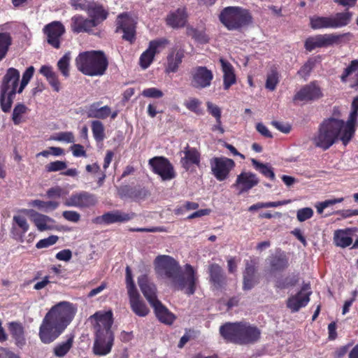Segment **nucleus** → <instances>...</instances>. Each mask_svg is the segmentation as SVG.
<instances>
[{"label":"nucleus","mask_w":358,"mask_h":358,"mask_svg":"<svg viewBox=\"0 0 358 358\" xmlns=\"http://www.w3.org/2000/svg\"><path fill=\"white\" fill-rule=\"evenodd\" d=\"M58 236L55 235L50 236L48 238L40 240L36 245L38 249L48 248L57 243L58 241Z\"/></svg>","instance_id":"obj_57"},{"label":"nucleus","mask_w":358,"mask_h":358,"mask_svg":"<svg viewBox=\"0 0 358 358\" xmlns=\"http://www.w3.org/2000/svg\"><path fill=\"white\" fill-rule=\"evenodd\" d=\"M259 180L257 175L249 171H243L237 176L234 186L238 190V194L248 192L257 186Z\"/></svg>","instance_id":"obj_20"},{"label":"nucleus","mask_w":358,"mask_h":358,"mask_svg":"<svg viewBox=\"0 0 358 358\" xmlns=\"http://www.w3.org/2000/svg\"><path fill=\"white\" fill-rule=\"evenodd\" d=\"M183 57L184 50L182 48H173L167 56L166 71L167 73L176 72Z\"/></svg>","instance_id":"obj_28"},{"label":"nucleus","mask_w":358,"mask_h":358,"mask_svg":"<svg viewBox=\"0 0 358 358\" xmlns=\"http://www.w3.org/2000/svg\"><path fill=\"white\" fill-rule=\"evenodd\" d=\"M310 289L308 285H304L296 294L288 298L287 306L292 312H297L300 308L305 307L308 304L310 301V295L311 294Z\"/></svg>","instance_id":"obj_19"},{"label":"nucleus","mask_w":358,"mask_h":358,"mask_svg":"<svg viewBox=\"0 0 358 358\" xmlns=\"http://www.w3.org/2000/svg\"><path fill=\"white\" fill-rule=\"evenodd\" d=\"M169 43L166 38H159L150 42L148 49L144 51L139 59L141 66L143 69H146L153 62L156 54L162 52Z\"/></svg>","instance_id":"obj_16"},{"label":"nucleus","mask_w":358,"mask_h":358,"mask_svg":"<svg viewBox=\"0 0 358 358\" xmlns=\"http://www.w3.org/2000/svg\"><path fill=\"white\" fill-rule=\"evenodd\" d=\"M278 82V73L275 70H272L267 75L266 88L270 91H273L275 89Z\"/></svg>","instance_id":"obj_52"},{"label":"nucleus","mask_w":358,"mask_h":358,"mask_svg":"<svg viewBox=\"0 0 358 358\" xmlns=\"http://www.w3.org/2000/svg\"><path fill=\"white\" fill-rule=\"evenodd\" d=\"M29 111V108L23 103H17L15 106L13 114L12 121L15 125H19L26 121L25 115Z\"/></svg>","instance_id":"obj_42"},{"label":"nucleus","mask_w":358,"mask_h":358,"mask_svg":"<svg viewBox=\"0 0 358 358\" xmlns=\"http://www.w3.org/2000/svg\"><path fill=\"white\" fill-rule=\"evenodd\" d=\"M98 202L96 196L88 192L80 191L72 194L64 201L68 207L78 208H88L94 206Z\"/></svg>","instance_id":"obj_13"},{"label":"nucleus","mask_w":358,"mask_h":358,"mask_svg":"<svg viewBox=\"0 0 358 358\" xmlns=\"http://www.w3.org/2000/svg\"><path fill=\"white\" fill-rule=\"evenodd\" d=\"M10 43L11 39L8 34H0V60L5 57Z\"/></svg>","instance_id":"obj_50"},{"label":"nucleus","mask_w":358,"mask_h":358,"mask_svg":"<svg viewBox=\"0 0 358 358\" xmlns=\"http://www.w3.org/2000/svg\"><path fill=\"white\" fill-rule=\"evenodd\" d=\"M313 213V210L311 208H303L297 210L296 217L299 222H304L311 218Z\"/></svg>","instance_id":"obj_56"},{"label":"nucleus","mask_w":358,"mask_h":358,"mask_svg":"<svg viewBox=\"0 0 358 358\" xmlns=\"http://www.w3.org/2000/svg\"><path fill=\"white\" fill-rule=\"evenodd\" d=\"M255 273V268L254 266L247 263L245 271L243 273V288L245 289H250L257 282Z\"/></svg>","instance_id":"obj_43"},{"label":"nucleus","mask_w":358,"mask_h":358,"mask_svg":"<svg viewBox=\"0 0 358 358\" xmlns=\"http://www.w3.org/2000/svg\"><path fill=\"white\" fill-rule=\"evenodd\" d=\"M209 273L210 280L215 286L220 287L224 282L225 278L222 268L218 264H211L209 267Z\"/></svg>","instance_id":"obj_44"},{"label":"nucleus","mask_w":358,"mask_h":358,"mask_svg":"<svg viewBox=\"0 0 358 358\" xmlns=\"http://www.w3.org/2000/svg\"><path fill=\"white\" fill-rule=\"evenodd\" d=\"M94 27H95L90 19L80 15H76L71 17V28L74 33L89 32Z\"/></svg>","instance_id":"obj_31"},{"label":"nucleus","mask_w":358,"mask_h":358,"mask_svg":"<svg viewBox=\"0 0 358 358\" xmlns=\"http://www.w3.org/2000/svg\"><path fill=\"white\" fill-rule=\"evenodd\" d=\"M251 161L257 171L260 172L265 177L268 178L272 180H275V173L269 164L261 163L255 159H252Z\"/></svg>","instance_id":"obj_45"},{"label":"nucleus","mask_w":358,"mask_h":358,"mask_svg":"<svg viewBox=\"0 0 358 358\" xmlns=\"http://www.w3.org/2000/svg\"><path fill=\"white\" fill-rule=\"evenodd\" d=\"M94 0H70L71 6L76 10L87 12Z\"/></svg>","instance_id":"obj_51"},{"label":"nucleus","mask_w":358,"mask_h":358,"mask_svg":"<svg viewBox=\"0 0 358 358\" xmlns=\"http://www.w3.org/2000/svg\"><path fill=\"white\" fill-rule=\"evenodd\" d=\"M29 229V224L24 215L20 214L13 215L10 233L14 239L23 242L24 236Z\"/></svg>","instance_id":"obj_22"},{"label":"nucleus","mask_w":358,"mask_h":358,"mask_svg":"<svg viewBox=\"0 0 358 358\" xmlns=\"http://www.w3.org/2000/svg\"><path fill=\"white\" fill-rule=\"evenodd\" d=\"M187 13L185 8H178L171 12L166 17V23L172 28H180L185 25L187 22Z\"/></svg>","instance_id":"obj_33"},{"label":"nucleus","mask_w":358,"mask_h":358,"mask_svg":"<svg viewBox=\"0 0 358 358\" xmlns=\"http://www.w3.org/2000/svg\"><path fill=\"white\" fill-rule=\"evenodd\" d=\"M185 106L196 115H203V110L201 108V101L196 98H190L184 103Z\"/></svg>","instance_id":"obj_49"},{"label":"nucleus","mask_w":358,"mask_h":358,"mask_svg":"<svg viewBox=\"0 0 358 358\" xmlns=\"http://www.w3.org/2000/svg\"><path fill=\"white\" fill-rule=\"evenodd\" d=\"M70 61L71 53L66 52L57 62L58 69L66 78L69 76Z\"/></svg>","instance_id":"obj_48"},{"label":"nucleus","mask_w":358,"mask_h":358,"mask_svg":"<svg viewBox=\"0 0 358 358\" xmlns=\"http://www.w3.org/2000/svg\"><path fill=\"white\" fill-rule=\"evenodd\" d=\"M322 96L321 90L315 83H310L303 87L294 96V101H309Z\"/></svg>","instance_id":"obj_24"},{"label":"nucleus","mask_w":358,"mask_h":358,"mask_svg":"<svg viewBox=\"0 0 358 358\" xmlns=\"http://www.w3.org/2000/svg\"><path fill=\"white\" fill-rule=\"evenodd\" d=\"M59 203L55 201H45L40 199H33L27 202V206L30 208H36L38 210L48 213L58 208Z\"/></svg>","instance_id":"obj_37"},{"label":"nucleus","mask_w":358,"mask_h":358,"mask_svg":"<svg viewBox=\"0 0 358 358\" xmlns=\"http://www.w3.org/2000/svg\"><path fill=\"white\" fill-rule=\"evenodd\" d=\"M90 320L94 321L96 333L112 331L113 313L111 310L98 311L90 317Z\"/></svg>","instance_id":"obj_21"},{"label":"nucleus","mask_w":358,"mask_h":358,"mask_svg":"<svg viewBox=\"0 0 358 358\" xmlns=\"http://www.w3.org/2000/svg\"><path fill=\"white\" fill-rule=\"evenodd\" d=\"M126 284L128 294L138 291L133 280L132 273L129 266H127L126 268Z\"/></svg>","instance_id":"obj_59"},{"label":"nucleus","mask_w":358,"mask_h":358,"mask_svg":"<svg viewBox=\"0 0 358 358\" xmlns=\"http://www.w3.org/2000/svg\"><path fill=\"white\" fill-rule=\"evenodd\" d=\"M114 343L113 331H99L96 333V338L93 344V352L97 356H106L112 350Z\"/></svg>","instance_id":"obj_14"},{"label":"nucleus","mask_w":358,"mask_h":358,"mask_svg":"<svg viewBox=\"0 0 358 358\" xmlns=\"http://www.w3.org/2000/svg\"><path fill=\"white\" fill-rule=\"evenodd\" d=\"M213 79V72L205 66H198L192 73V85L197 89H203L210 85Z\"/></svg>","instance_id":"obj_18"},{"label":"nucleus","mask_w":358,"mask_h":358,"mask_svg":"<svg viewBox=\"0 0 358 358\" xmlns=\"http://www.w3.org/2000/svg\"><path fill=\"white\" fill-rule=\"evenodd\" d=\"M349 77L354 80L355 86L358 88V60L352 61L350 64L344 70L341 79L345 83Z\"/></svg>","instance_id":"obj_41"},{"label":"nucleus","mask_w":358,"mask_h":358,"mask_svg":"<svg viewBox=\"0 0 358 358\" xmlns=\"http://www.w3.org/2000/svg\"><path fill=\"white\" fill-rule=\"evenodd\" d=\"M351 16L350 12L338 13L329 17L313 16L310 19V24L313 29H336L349 24Z\"/></svg>","instance_id":"obj_8"},{"label":"nucleus","mask_w":358,"mask_h":358,"mask_svg":"<svg viewBox=\"0 0 358 358\" xmlns=\"http://www.w3.org/2000/svg\"><path fill=\"white\" fill-rule=\"evenodd\" d=\"M19 82L20 72L14 68L8 69L1 87L0 103L1 109L5 113L10 110L15 96L17 93Z\"/></svg>","instance_id":"obj_7"},{"label":"nucleus","mask_w":358,"mask_h":358,"mask_svg":"<svg viewBox=\"0 0 358 358\" xmlns=\"http://www.w3.org/2000/svg\"><path fill=\"white\" fill-rule=\"evenodd\" d=\"M43 33L48 43L55 48L60 47L62 36L65 33V27L59 21H53L43 27Z\"/></svg>","instance_id":"obj_17"},{"label":"nucleus","mask_w":358,"mask_h":358,"mask_svg":"<svg viewBox=\"0 0 358 358\" xmlns=\"http://www.w3.org/2000/svg\"><path fill=\"white\" fill-rule=\"evenodd\" d=\"M180 164L187 171L192 166H199L201 162V154L194 148L187 145L180 152Z\"/></svg>","instance_id":"obj_23"},{"label":"nucleus","mask_w":358,"mask_h":358,"mask_svg":"<svg viewBox=\"0 0 358 358\" xmlns=\"http://www.w3.org/2000/svg\"><path fill=\"white\" fill-rule=\"evenodd\" d=\"M104 127L101 122L94 120L92 122V131L96 141H102L105 138Z\"/></svg>","instance_id":"obj_47"},{"label":"nucleus","mask_w":358,"mask_h":358,"mask_svg":"<svg viewBox=\"0 0 358 358\" xmlns=\"http://www.w3.org/2000/svg\"><path fill=\"white\" fill-rule=\"evenodd\" d=\"M315 65V61L313 59H308L298 71L297 74L303 79L306 80L309 76L313 66Z\"/></svg>","instance_id":"obj_54"},{"label":"nucleus","mask_w":358,"mask_h":358,"mask_svg":"<svg viewBox=\"0 0 358 358\" xmlns=\"http://www.w3.org/2000/svg\"><path fill=\"white\" fill-rule=\"evenodd\" d=\"M350 36L349 33L337 34H319L306 39L305 42V48L308 51L317 48H324L339 44L343 38Z\"/></svg>","instance_id":"obj_9"},{"label":"nucleus","mask_w":358,"mask_h":358,"mask_svg":"<svg viewBox=\"0 0 358 358\" xmlns=\"http://www.w3.org/2000/svg\"><path fill=\"white\" fill-rule=\"evenodd\" d=\"M153 308L157 318L165 324L171 325L175 321L176 317L160 301L151 305Z\"/></svg>","instance_id":"obj_29"},{"label":"nucleus","mask_w":358,"mask_h":358,"mask_svg":"<svg viewBox=\"0 0 358 358\" xmlns=\"http://www.w3.org/2000/svg\"><path fill=\"white\" fill-rule=\"evenodd\" d=\"M73 344V336L69 335L66 341L56 344L53 348V353L57 357L65 356L71 350Z\"/></svg>","instance_id":"obj_38"},{"label":"nucleus","mask_w":358,"mask_h":358,"mask_svg":"<svg viewBox=\"0 0 358 358\" xmlns=\"http://www.w3.org/2000/svg\"><path fill=\"white\" fill-rule=\"evenodd\" d=\"M220 332L226 341L238 344L253 343L260 336L259 330L246 322L227 323L220 327Z\"/></svg>","instance_id":"obj_4"},{"label":"nucleus","mask_w":358,"mask_h":358,"mask_svg":"<svg viewBox=\"0 0 358 358\" xmlns=\"http://www.w3.org/2000/svg\"><path fill=\"white\" fill-rule=\"evenodd\" d=\"M132 311L139 317H145L150 312L145 303L141 299L138 291L128 294Z\"/></svg>","instance_id":"obj_30"},{"label":"nucleus","mask_w":358,"mask_h":358,"mask_svg":"<svg viewBox=\"0 0 358 358\" xmlns=\"http://www.w3.org/2000/svg\"><path fill=\"white\" fill-rule=\"evenodd\" d=\"M34 73V66H31L27 69V70L24 72L22 75V78L21 80L20 86L18 87L17 93L20 94L22 92L24 87L27 85L29 80L32 78Z\"/></svg>","instance_id":"obj_53"},{"label":"nucleus","mask_w":358,"mask_h":358,"mask_svg":"<svg viewBox=\"0 0 358 358\" xmlns=\"http://www.w3.org/2000/svg\"><path fill=\"white\" fill-rule=\"evenodd\" d=\"M346 124L344 121L336 118L324 120L319 126L317 131L311 138L313 145L323 150H328L338 140L346 145L353 137L355 133L347 134Z\"/></svg>","instance_id":"obj_3"},{"label":"nucleus","mask_w":358,"mask_h":358,"mask_svg":"<svg viewBox=\"0 0 358 358\" xmlns=\"http://www.w3.org/2000/svg\"><path fill=\"white\" fill-rule=\"evenodd\" d=\"M287 266V261L283 258H277L271 264L272 269L274 271L284 269Z\"/></svg>","instance_id":"obj_64"},{"label":"nucleus","mask_w":358,"mask_h":358,"mask_svg":"<svg viewBox=\"0 0 358 358\" xmlns=\"http://www.w3.org/2000/svg\"><path fill=\"white\" fill-rule=\"evenodd\" d=\"M138 284L150 306L159 301L156 294V287L146 275H141L138 278Z\"/></svg>","instance_id":"obj_25"},{"label":"nucleus","mask_w":358,"mask_h":358,"mask_svg":"<svg viewBox=\"0 0 358 358\" xmlns=\"http://www.w3.org/2000/svg\"><path fill=\"white\" fill-rule=\"evenodd\" d=\"M358 96L355 97L352 103V110L350 113L348 120L346 122L347 134H352L355 132V124L357 122V117L358 115Z\"/></svg>","instance_id":"obj_40"},{"label":"nucleus","mask_w":358,"mask_h":358,"mask_svg":"<svg viewBox=\"0 0 358 358\" xmlns=\"http://www.w3.org/2000/svg\"><path fill=\"white\" fill-rule=\"evenodd\" d=\"M39 73L45 78L53 91L59 92L61 90L62 85L59 82L58 75L51 66L43 65L39 70Z\"/></svg>","instance_id":"obj_32"},{"label":"nucleus","mask_w":358,"mask_h":358,"mask_svg":"<svg viewBox=\"0 0 358 358\" xmlns=\"http://www.w3.org/2000/svg\"><path fill=\"white\" fill-rule=\"evenodd\" d=\"M9 330L17 346L22 347L25 344L24 328L22 324L17 322L9 324Z\"/></svg>","instance_id":"obj_39"},{"label":"nucleus","mask_w":358,"mask_h":358,"mask_svg":"<svg viewBox=\"0 0 358 358\" xmlns=\"http://www.w3.org/2000/svg\"><path fill=\"white\" fill-rule=\"evenodd\" d=\"M136 17L124 13L117 16V31L123 33L122 38L132 43L136 39Z\"/></svg>","instance_id":"obj_10"},{"label":"nucleus","mask_w":358,"mask_h":358,"mask_svg":"<svg viewBox=\"0 0 358 358\" xmlns=\"http://www.w3.org/2000/svg\"><path fill=\"white\" fill-rule=\"evenodd\" d=\"M134 217V213H127L120 210H114L96 217V221L98 223L110 224L115 222H125L131 220Z\"/></svg>","instance_id":"obj_26"},{"label":"nucleus","mask_w":358,"mask_h":358,"mask_svg":"<svg viewBox=\"0 0 358 358\" xmlns=\"http://www.w3.org/2000/svg\"><path fill=\"white\" fill-rule=\"evenodd\" d=\"M156 273L161 278L169 280V285L185 294L194 293L197 282L196 272L190 264H186L181 270L179 263L169 255H159L154 262Z\"/></svg>","instance_id":"obj_1"},{"label":"nucleus","mask_w":358,"mask_h":358,"mask_svg":"<svg viewBox=\"0 0 358 358\" xmlns=\"http://www.w3.org/2000/svg\"><path fill=\"white\" fill-rule=\"evenodd\" d=\"M20 212L27 215L38 231H51L55 228V221L52 217L34 209H22Z\"/></svg>","instance_id":"obj_15"},{"label":"nucleus","mask_w":358,"mask_h":358,"mask_svg":"<svg viewBox=\"0 0 358 358\" xmlns=\"http://www.w3.org/2000/svg\"><path fill=\"white\" fill-rule=\"evenodd\" d=\"M52 139L57 141L65 142L67 143L75 142V137L71 131L58 133L55 136L52 137Z\"/></svg>","instance_id":"obj_55"},{"label":"nucleus","mask_w":358,"mask_h":358,"mask_svg":"<svg viewBox=\"0 0 358 358\" xmlns=\"http://www.w3.org/2000/svg\"><path fill=\"white\" fill-rule=\"evenodd\" d=\"M65 194L64 190L59 186L52 187L47 191V196L49 198H59Z\"/></svg>","instance_id":"obj_62"},{"label":"nucleus","mask_w":358,"mask_h":358,"mask_svg":"<svg viewBox=\"0 0 358 358\" xmlns=\"http://www.w3.org/2000/svg\"><path fill=\"white\" fill-rule=\"evenodd\" d=\"M221 69L223 73V87L228 90L236 83V76L234 66L223 58L220 59Z\"/></svg>","instance_id":"obj_27"},{"label":"nucleus","mask_w":358,"mask_h":358,"mask_svg":"<svg viewBox=\"0 0 358 358\" xmlns=\"http://www.w3.org/2000/svg\"><path fill=\"white\" fill-rule=\"evenodd\" d=\"M207 111L215 118V120L221 119L222 110L221 108L210 101L206 102Z\"/></svg>","instance_id":"obj_58"},{"label":"nucleus","mask_w":358,"mask_h":358,"mask_svg":"<svg viewBox=\"0 0 358 358\" xmlns=\"http://www.w3.org/2000/svg\"><path fill=\"white\" fill-rule=\"evenodd\" d=\"M210 164L213 175L219 181L226 180L235 166L234 160L225 157H213L210 159Z\"/></svg>","instance_id":"obj_11"},{"label":"nucleus","mask_w":358,"mask_h":358,"mask_svg":"<svg viewBox=\"0 0 358 358\" xmlns=\"http://www.w3.org/2000/svg\"><path fill=\"white\" fill-rule=\"evenodd\" d=\"M352 229H338L334 234V243L336 246L346 248L352 243Z\"/></svg>","instance_id":"obj_36"},{"label":"nucleus","mask_w":358,"mask_h":358,"mask_svg":"<svg viewBox=\"0 0 358 358\" xmlns=\"http://www.w3.org/2000/svg\"><path fill=\"white\" fill-rule=\"evenodd\" d=\"M148 164L152 171L162 180H171L176 176L173 165L164 157H155L149 160Z\"/></svg>","instance_id":"obj_12"},{"label":"nucleus","mask_w":358,"mask_h":358,"mask_svg":"<svg viewBox=\"0 0 358 358\" xmlns=\"http://www.w3.org/2000/svg\"><path fill=\"white\" fill-rule=\"evenodd\" d=\"M62 215L66 220L75 223L80 220V215L74 210H65L62 213Z\"/></svg>","instance_id":"obj_63"},{"label":"nucleus","mask_w":358,"mask_h":358,"mask_svg":"<svg viewBox=\"0 0 358 358\" xmlns=\"http://www.w3.org/2000/svg\"><path fill=\"white\" fill-rule=\"evenodd\" d=\"M88 117L96 119H106L110 115V108L108 106H101L100 102H94L86 109Z\"/></svg>","instance_id":"obj_34"},{"label":"nucleus","mask_w":358,"mask_h":358,"mask_svg":"<svg viewBox=\"0 0 358 358\" xmlns=\"http://www.w3.org/2000/svg\"><path fill=\"white\" fill-rule=\"evenodd\" d=\"M66 168V164L62 161H55L49 163L45 166V169L48 172H55L64 170Z\"/></svg>","instance_id":"obj_60"},{"label":"nucleus","mask_w":358,"mask_h":358,"mask_svg":"<svg viewBox=\"0 0 358 358\" xmlns=\"http://www.w3.org/2000/svg\"><path fill=\"white\" fill-rule=\"evenodd\" d=\"M87 13L94 27H96L105 20L108 16V12L102 6L95 1L92 3V6L90 8Z\"/></svg>","instance_id":"obj_35"},{"label":"nucleus","mask_w":358,"mask_h":358,"mask_svg":"<svg viewBox=\"0 0 358 358\" xmlns=\"http://www.w3.org/2000/svg\"><path fill=\"white\" fill-rule=\"evenodd\" d=\"M76 305L61 301L53 306L45 314L39 327L38 336L42 343L48 344L56 340L73 320Z\"/></svg>","instance_id":"obj_2"},{"label":"nucleus","mask_w":358,"mask_h":358,"mask_svg":"<svg viewBox=\"0 0 358 358\" xmlns=\"http://www.w3.org/2000/svg\"><path fill=\"white\" fill-rule=\"evenodd\" d=\"M142 95L145 97L149 98H161L163 96L164 94L161 90L155 87H151L145 89L142 92Z\"/></svg>","instance_id":"obj_61"},{"label":"nucleus","mask_w":358,"mask_h":358,"mask_svg":"<svg viewBox=\"0 0 358 358\" xmlns=\"http://www.w3.org/2000/svg\"><path fill=\"white\" fill-rule=\"evenodd\" d=\"M76 64L83 74L98 76L104 74L108 62L103 52L92 50L80 53L76 59Z\"/></svg>","instance_id":"obj_5"},{"label":"nucleus","mask_w":358,"mask_h":358,"mask_svg":"<svg viewBox=\"0 0 358 358\" xmlns=\"http://www.w3.org/2000/svg\"><path fill=\"white\" fill-rule=\"evenodd\" d=\"M220 22L229 29L236 30L252 23L250 11L238 6L224 8L219 16Z\"/></svg>","instance_id":"obj_6"},{"label":"nucleus","mask_w":358,"mask_h":358,"mask_svg":"<svg viewBox=\"0 0 358 358\" xmlns=\"http://www.w3.org/2000/svg\"><path fill=\"white\" fill-rule=\"evenodd\" d=\"M290 203L289 200H284L279 201H269V202H258L255 204L250 206L248 210L250 212L256 211L261 208H276L280 206L286 205Z\"/></svg>","instance_id":"obj_46"}]
</instances>
